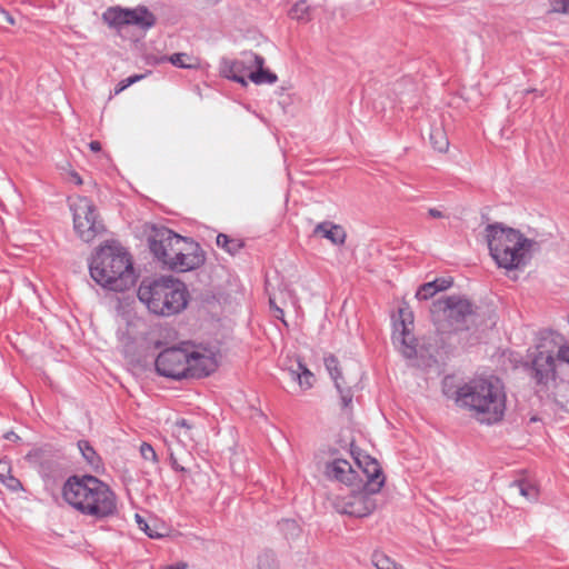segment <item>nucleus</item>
I'll use <instances>...</instances> for the list:
<instances>
[{
  "mask_svg": "<svg viewBox=\"0 0 569 569\" xmlns=\"http://www.w3.org/2000/svg\"><path fill=\"white\" fill-rule=\"evenodd\" d=\"M527 92H537V90L532 89V90H528Z\"/></svg>",
  "mask_w": 569,
  "mask_h": 569,
  "instance_id": "5fc2aeb1",
  "label": "nucleus"
},
{
  "mask_svg": "<svg viewBox=\"0 0 569 569\" xmlns=\"http://www.w3.org/2000/svg\"><path fill=\"white\" fill-rule=\"evenodd\" d=\"M103 21L119 33L128 26H136L146 31L157 23L156 16L144 6L136 8H108L102 14Z\"/></svg>",
  "mask_w": 569,
  "mask_h": 569,
  "instance_id": "1a4fd4ad",
  "label": "nucleus"
},
{
  "mask_svg": "<svg viewBox=\"0 0 569 569\" xmlns=\"http://www.w3.org/2000/svg\"><path fill=\"white\" fill-rule=\"evenodd\" d=\"M140 453L144 460H149L154 463L158 462V456H157L153 447L150 443L142 442L140 446Z\"/></svg>",
  "mask_w": 569,
  "mask_h": 569,
  "instance_id": "4c0bfd02",
  "label": "nucleus"
},
{
  "mask_svg": "<svg viewBox=\"0 0 569 569\" xmlns=\"http://www.w3.org/2000/svg\"><path fill=\"white\" fill-rule=\"evenodd\" d=\"M476 309L469 299L453 295L433 301L430 311L438 331L445 333L469 330L470 323L475 322Z\"/></svg>",
  "mask_w": 569,
  "mask_h": 569,
  "instance_id": "6e6552de",
  "label": "nucleus"
},
{
  "mask_svg": "<svg viewBox=\"0 0 569 569\" xmlns=\"http://www.w3.org/2000/svg\"><path fill=\"white\" fill-rule=\"evenodd\" d=\"M176 432L178 437H182L188 440H193L192 429L193 425L184 418L178 419L174 423Z\"/></svg>",
  "mask_w": 569,
  "mask_h": 569,
  "instance_id": "473e14b6",
  "label": "nucleus"
},
{
  "mask_svg": "<svg viewBox=\"0 0 569 569\" xmlns=\"http://www.w3.org/2000/svg\"><path fill=\"white\" fill-rule=\"evenodd\" d=\"M64 501L73 509L96 520H106L118 513L117 496L96 476H71L62 487Z\"/></svg>",
  "mask_w": 569,
  "mask_h": 569,
  "instance_id": "f257e3e1",
  "label": "nucleus"
},
{
  "mask_svg": "<svg viewBox=\"0 0 569 569\" xmlns=\"http://www.w3.org/2000/svg\"><path fill=\"white\" fill-rule=\"evenodd\" d=\"M252 54V52L244 53V58L241 60L222 58L220 61V74L246 87L248 84L246 80L248 73L253 68V62H251Z\"/></svg>",
  "mask_w": 569,
  "mask_h": 569,
  "instance_id": "f3484780",
  "label": "nucleus"
},
{
  "mask_svg": "<svg viewBox=\"0 0 569 569\" xmlns=\"http://www.w3.org/2000/svg\"><path fill=\"white\" fill-rule=\"evenodd\" d=\"M89 148L92 152L101 151V143L97 140H93L89 143Z\"/></svg>",
  "mask_w": 569,
  "mask_h": 569,
  "instance_id": "de8ad7c7",
  "label": "nucleus"
},
{
  "mask_svg": "<svg viewBox=\"0 0 569 569\" xmlns=\"http://www.w3.org/2000/svg\"><path fill=\"white\" fill-rule=\"evenodd\" d=\"M522 365L528 377L541 390H548L563 369L569 368V345H559L556 338H542Z\"/></svg>",
  "mask_w": 569,
  "mask_h": 569,
  "instance_id": "0eeeda50",
  "label": "nucleus"
},
{
  "mask_svg": "<svg viewBox=\"0 0 569 569\" xmlns=\"http://www.w3.org/2000/svg\"><path fill=\"white\" fill-rule=\"evenodd\" d=\"M325 366L330 377L335 381V386L340 395L341 407H349L353 399V391L351 387L346 383L342 377L341 370L339 368V360L336 356L329 355L325 358Z\"/></svg>",
  "mask_w": 569,
  "mask_h": 569,
  "instance_id": "412c9836",
  "label": "nucleus"
},
{
  "mask_svg": "<svg viewBox=\"0 0 569 569\" xmlns=\"http://www.w3.org/2000/svg\"><path fill=\"white\" fill-rule=\"evenodd\" d=\"M187 239L188 237H182L169 228H154L148 238L149 249L153 257L170 270Z\"/></svg>",
  "mask_w": 569,
  "mask_h": 569,
  "instance_id": "9d476101",
  "label": "nucleus"
},
{
  "mask_svg": "<svg viewBox=\"0 0 569 569\" xmlns=\"http://www.w3.org/2000/svg\"><path fill=\"white\" fill-rule=\"evenodd\" d=\"M430 141L433 149L438 150L439 152L446 151L449 147V141L443 131L440 129H437L430 133Z\"/></svg>",
  "mask_w": 569,
  "mask_h": 569,
  "instance_id": "2f4dec72",
  "label": "nucleus"
},
{
  "mask_svg": "<svg viewBox=\"0 0 569 569\" xmlns=\"http://www.w3.org/2000/svg\"><path fill=\"white\" fill-rule=\"evenodd\" d=\"M71 178L76 182V184H78V186L82 184V179L79 173L72 172Z\"/></svg>",
  "mask_w": 569,
  "mask_h": 569,
  "instance_id": "8fccbe9b",
  "label": "nucleus"
},
{
  "mask_svg": "<svg viewBox=\"0 0 569 569\" xmlns=\"http://www.w3.org/2000/svg\"><path fill=\"white\" fill-rule=\"evenodd\" d=\"M144 76L143 74H133L127 79L121 80L114 88V93L118 94L131 84L136 83L137 81L141 80Z\"/></svg>",
  "mask_w": 569,
  "mask_h": 569,
  "instance_id": "58836bf2",
  "label": "nucleus"
},
{
  "mask_svg": "<svg viewBox=\"0 0 569 569\" xmlns=\"http://www.w3.org/2000/svg\"><path fill=\"white\" fill-rule=\"evenodd\" d=\"M136 520H137V523L139 526V528L150 538H159L160 535L154 532L153 530H151V528L149 527V525L147 523V521L140 516V515H136Z\"/></svg>",
  "mask_w": 569,
  "mask_h": 569,
  "instance_id": "ea45409f",
  "label": "nucleus"
},
{
  "mask_svg": "<svg viewBox=\"0 0 569 569\" xmlns=\"http://www.w3.org/2000/svg\"><path fill=\"white\" fill-rule=\"evenodd\" d=\"M163 569H188V563L186 561H178L166 566Z\"/></svg>",
  "mask_w": 569,
  "mask_h": 569,
  "instance_id": "c03bdc74",
  "label": "nucleus"
},
{
  "mask_svg": "<svg viewBox=\"0 0 569 569\" xmlns=\"http://www.w3.org/2000/svg\"><path fill=\"white\" fill-rule=\"evenodd\" d=\"M288 14L291 19L307 22L310 20V7L306 0H299L292 6Z\"/></svg>",
  "mask_w": 569,
  "mask_h": 569,
  "instance_id": "c85d7f7f",
  "label": "nucleus"
},
{
  "mask_svg": "<svg viewBox=\"0 0 569 569\" xmlns=\"http://www.w3.org/2000/svg\"><path fill=\"white\" fill-rule=\"evenodd\" d=\"M169 61L178 68L193 69L198 66L196 59L183 52L173 53L169 57Z\"/></svg>",
  "mask_w": 569,
  "mask_h": 569,
  "instance_id": "c756f323",
  "label": "nucleus"
},
{
  "mask_svg": "<svg viewBox=\"0 0 569 569\" xmlns=\"http://www.w3.org/2000/svg\"><path fill=\"white\" fill-rule=\"evenodd\" d=\"M455 395L456 402L475 411L482 422L491 425L503 418L506 393L498 378L472 379L459 387Z\"/></svg>",
  "mask_w": 569,
  "mask_h": 569,
  "instance_id": "7ed1b4c3",
  "label": "nucleus"
},
{
  "mask_svg": "<svg viewBox=\"0 0 569 569\" xmlns=\"http://www.w3.org/2000/svg\"><path fill=\"white\" fill-rule=\"evenodd\" d=\"M291 375L293 379L298 380L301 388L310 389L313 386L315 376L301 361H298L297 370H292Z\"/></svg>",
  "mask_w": 569,
  "mask_h": 569,
  "instance_id": "393cba45",
  "label": "nucleus"
},
{
  "mask_svg": "<svg viewBox=\"0 0 569 569\" xmlns=\"http://www.w3.org/2000/svg\"><path fill=\"white\" fill-rule=\"evenodd\" d=\"M486 237L490 256L498 267L516 270L529 263L530 251L536 241L525 237L519 230L497 222L486 227Z\"/></svg>",
  "mask_w": 569,
  "mask_h": 569,
  "instance_id": "39448f33",
  "label": "nucleus"
},
{
  "mask_svg": "<svg viewBox=\"0 0 569 569\" xmlns=\"http://www.w3.org/2000/svg\"><path fill=\"white\" fill-rule=\"evenodd\" d=\"M8 475H10L9 463L6 461H0V481Z\"/></svg>",
  "mask_w": 569,
  "mask_h": 569,
  "instance_id": "37998d69",
  "label": "nucleus"
},
{
  "mask_svg": "<svg viewBox=\"0 0 569 569\" xmlns=\"http://www.w3.org/2000/svg\"><path fill=\"white\" fill-rule=\"evenodd\" d=\"M0 482L12 492L23 490L21 481L11 473L6 476Z\"/></svg>",
  "mask_w": 569,
  "mask_h": 569,
  "instance_id": "e433bc0d",
  "label": "nucleus"
},
{
  "mask_svg": "<svg viewBox=\"0 0 569 569\" xmlns=\"http://www.w3.org/2000/svg\"><path fill=\"white\" fill-rule=\"evenodd\" d=\"M188 346L171 347L161 351L156 361V371L173 380L188 379Z\"/></svg>",
  "mask_w": 569,
  "mask_h": 569,
  "instance_id": "f8f14e48",
  "label": "nucleus"
},
{
  "mask_svg": "<svg viewBox=\"0 0 569 569\" xmlns=\"http://www.w3.org/2000/svg\"><path fill=\"white\" fill-rule=\"evenodd\" d=\"M365 488L360 491H352L346 497H338L335 501V508L342 515L363 518L371 515L377 505L376 499Z\"/></svg>",
  "mask_w": 569,
  "mask_h": 569,
  "instance_id": "4468645a",
  "label": "nucleus"
},
{
  "mask_svg": "<svg viewBox=\"0 0 569 569\" xmlns=\"http://www.w3.org/2000/svg\"><path fill=\"white\" fill-rule=\"evenodd\" d=\"M98 218L93 202L87 197L79 198L73 206V227L83 241L90 242L104 231V226Z\"/></svg>",
  "mask_w": 569,
  "mask_h": 569,
  "instance_id": "9b49d317",
  "label": "nucleus"
},
{
  "mask_svg": "<svg viewBox=\"0 0 569 569\" xmlns=\"http://www.w3.org/2000/svg\"><path fill=\"white\" fill-rule=\"evenodd\" d=\"M251 62H253V67H256L257 70H252L248 73V78L256 84H262V83H274L278 80V77L276 73L271 72L268 69H264V59L263 57L259 54H252L251 56Z\"/></svg>",
  "mask_w": 569,
  "mask_h": 569,
  "instance_id": "4be33fe9",
  "label": "nucleus"
},
{
  "mask_svg": "<svg viewBox=\"0 0 569 569\" xmlns=\"http://www.w3.org/2000/svg\"><path fill=\"white\" fill-rule=\"evenodd\" d=\"M326 476L349 487H359L363 480L346 459H335L326 465Z\"/></svg>",
  "mask_w": 569,
  "mask_h": 569,
  "instance_id": "aec40b11",
  "label": "nucleus"
},
{
  "mask_svg": "<svg viewBox=\"0 0 569 569\" xmlns=\"http://www.w3.org/2000/svg\"><path fill=\"white\" fill-rule=\"evenodd\" d=\"M355 460L362 473L366 476L363 488L370 493H378L386 481L382 468L378 460L369 455H358L355 457Z\"/></svg>",
  "mask_w": 569,
  "mask_h": 569,
  "instance_id": "dca6fc26",
  "label": "nucleus"
},
{
  "mask_svg": "<svg viewBox=\"0 0 569 569\" xmlns=\"http://www.w3.org/2000/svg\"><path fill=\"white\" fill-rule=\"evenodd\" d=\"M91 278L102 288L123 292L136 283L130 254L120 246H101L89 262Z\"/></svg>",
  "mask_w": 569,
  "mask_h": 569,
  "instance_id": "20e7f679",
  "label": "nucleus"
},
{
  "mask_svg": "<svg viewBox=\"0 0 569 569\" xmlns=\"http://www.w3.org/2000/svg\"><path fill=\"white\" fill-rule=\"evenodd\" d=\"M437 292L436 290V287L433 286V283L431 281L429 282H426L423 284H421L417 292H416V298L418 300H428L430 298H432Z\"/></svg>",
  "mask_w": 569,
  "mask_h": 569,
  "instance_id": "f704fd0d",
  "label": "nucleus"
},
{
  "mask_svg": "<svg viewBox=\"0 0 569 569\" xmlns=\"http://www.w3.org/2000/svg\"><path fill=\"white\" fill-rule=\"evenodd\" d=\"M64 501L73 509L96 520H106L118 513L117 496L96 476H71L62 487Z\"/></svg>",
  "mask_w": 569,
  "mask_h": 569,
  "instance_id": "f03ea898",
  "label": "nucleus"
},
{
  "mask_svg": "<svg viewBox=\"0 0 569 569\" xmlns=\"http://www.w3.org/2000/svg\"><path fill=\"white\" fill-rule=\"evenodd\" d=\"M27 459L36 465L39 469V473L47 479L56 478L62 469L59 457L51 455V451L47 448L31 450L27 455Z\"/></svg>",
  "mask_w": 569,
  "mask_h": 569,
  "instance_id": "a211bd4d",
  "label": "nucleus"
},
{
  "mask_svg": "<svg viewBox=\"0 0 569 569\" xmlns=\"http://www.w3.org/2000/svg\"><path fill=\"white\" fill-rule=\"evenodd\" d=\"M257 568L258 569H279V561L277 559L276 553L266 549L261 551L257 557Z\"/></svg>",
  "mask_w": 569,
  "mask_h": 569,
  "instance_id": "cd10ccee",
  "label": "nucleus"
},
{
  "mask_svg": "<svg viewBox=\"0 0 569 569\" xmlns=\"http://www.w3.org/2000/svg\"><path fill=\"white\" fill-rule=\"evenodd\" d=\"M188 379H201L208 377L217 369L213 356L207 355L188 347Z\"/></svg>",
  "mask_w": 569,
  "mask_h": 569,
  "instance_id": "6ab92c4d",
  "label": "nucleus"
},
{
  "mask_svg": "<svg viewBox=\"0 0 569 569\" xmlns=\"http://www.w3.org/2000/svg\"><path fill=\"white\" fill-rule=\"evenodd\" d=\"M372 562L377 569H402L401 566L382 552H375L372 555Z\"/></svg>",
  "mask_w": 569,
  "mask_h": 569,
  "instance_id": "7c9ffc66",
  "label": "nucleus"
},
{
  "mask_svg": "<svg viewBox=\"0 0 569 569\" xmlns=\"http://www.w3.org/2000/svg\"><path fill=\"white\" fill-rule=\"evenodd\" d=\"M450 380H451V378H450V377L445 378V380H443V386L446 387V386H447V381L449 382Z\"/></svg>",
  "mask_w": 569,
  "mask_h": 569,
  "instance_id": "864d4df0",
  "label": "nucleus"
},
{
  "mask_svg": "<svg viewBox=\"0 0 569 569\" xmlns=\"http://www.w3.org/2000/svg\"><path fill=\"white\" fill-rule=\"evenodd\" d=\"M280 530L286 535L291 537H296L300 532V528L298 523L295 520L291 519H283L279 522Z\"/></svg>",
  "mask_w": 569,
  "mask_h": 569,
  "instance_id": "72a5a7b5",
  "label": "nucleus"
},
{
  "mask_svg": "<svg viewBox=\"0 0 569 569\" xmlns=\"http://www.w3.org/2000/svg\"><path fill=\"white\" fill-rule=\"evenodd\" d=\"M550 12L569 16V0H549Z\"/></svg>",
  "mask_w": 569,
  "mask_h": 569,
  "instance_id": "c9c22d12",
  "label": "nucleus"
},
{
  "mask_svg": "<svg viewBox=\"0 0 569 569\" xmlns=\"http://www.w3.org/2000/svg\"><path fill=\"white\" fill-rule=\"evenodd\" d=\"M431 282L436 287L437 292H439V291H443V290L449 289L452 286V283H453V279L451 277H448V278H436Z\"/></svg>",
  "mask_w": 569,
  "mask_h": 569,
  "instance_id": "a19ab883",
  "label": "nucleus"
},
{
  "mask_svg": "<svg viewBox=\"0 0 569 569\" xmlns=\"http://www.w3.org/2000/svg\"><path fill=\"white\" fill-rule=\"evenodd\" d=\"M177 254L178 256L170 266V270L177 272L198 269L206 261V256L200 244L191 238L187 239L186 246H183Z\"/></svg>",
  "mask_w": 569,
  "mask_h": 569,
  "instance_id": "2eb2a0df",
  "label": "nucleus"
},
{
  "mask_svg": "<svg viewBox=\"0 0 569 569\" xmlns=\"http://www.w3.org/2000/svg\"><path fill=\"white\" fill-rule=\"evenodd\" d=\"M511 488H517L519 493L530 501H536L539 497L537 486L529 480L520 479L510 485Z\"/></svg>",
  "mask_w": 569,
  "mask_h": 569,
  "instance_id": "a878e982",
  "label": "nucleus"
},
{
  "mask_svg": "<svg viewBox=\"0 0 569 569\" xmlns=\"http://www.w3.org/2000/svg\"><path fill=\"white\" fill-rule=\"evenodd\" d=\"M3 13L6 14V19L7 21L10 23V24H14V19L12 18L11 14H9L8 12L3 11Z\"/></svg>",
  "mask_w": 569,
  "mask_h": 569,
  "instance_id": "3c124183",
  "label": "nucleus"
},
{
  "mask_svg": "<svg viewBox=\"0 0 569 569\" xmlns=\"http://www.w3.org/2000/svg\"><path fill=\"white\" fill-rule=\"evenodd\" d=\"M315 233H321L333 244H343L347 238L346 231L341 226L330 222L318 223L315 228Z\"/></svg>",
  "mask_w": 569,
  "mask_h": 569,
  "instance_id": "5701e85b",
  "label": "nucleus"
},
{
  "mask_svg": "<svg viewBox=\"0 0 569 569\" xmlns=\"http://www.w3.org/2000/svg\"><path fill=\"white\" fill-rule=\"evenodd\" d=\"M413 312L408 306L399 308V319L393 321L392 342L407 359L417 357V339L412 333Z\"/></svg>",
  "mask_w": 569,
  "mask_h": 569,
  "instance_id": "ddd939ff",
  "label": "nucleus"
},
{
  "mask_svg": "<svg viewBox=\"0 0 569 569\" xmlns=\"http://www.w3.org/2000/svg\"><path fill=\"white\" fill-rule=\"evenodd\" d=\"M79 450L84 458V460L93 468L98 469L101 465V458L97 453V451L93 449V447L90 445L87 440H79L78 441Z\"/></svg>",
  "mask_w": 569,
  "mask_h": 569,
  "instance_id": "bb28decb",
  "label": "nucleus"
},
{
  "mask_svg": "<svg viewBox=\"0 0 569 569\" xmlns=\"http://www.w3.org/2000/svg\"><path fill=\"white\" fill-rule=\"evenodd\" d=\"M170 465H171V468L174 471L187 472V469L178 463V461L174 458L173 453H170Z\"/></svg>",
  "mask_w": 569,
  "mask_h": 569,
  "instance_id": "79ce46f5",
  "label": "nucleus"
},
{
  "mask_svg": "<svg viewBox=\"0 0 569 569\" xmlns=\"http://www.w3.org/2000/svg\"><path fill=\"white\" fill-rule=\"evenodd\" d=\"M184 283L172 276L144 278L138 288V298L148 310L161 317L181 312L188 305Z\"/></svg>",
  "mask_w": 569,
  "mask_h": 569,
  "instance_id": "423d86ee",
  "label": "nucleus"
},
{
  "mask_svg": "<svg viewBox=\"0 0 569 569\" xmlns=\"http://www.w3.org/2000/svg\"><path fill=\"white\" fill-rule=\"evenodd\" d=\"M455 392H456V391H453L452 393H450V390L448 389V391H445V395H448V397H451V396H455V397H456Z\"/></svg>",
  "mask_w": 569,
  "mask_h": 569,
  "instance_id": "603ef678",
  "label": "nucleus"
},
{
  "mask_svg": "<svg viewBox=\"0 0 569 569\" xmlns=\"http://www.w3.org/2000/svg\"><path fill=\"white\" fill-rule=\"evenodd\" d=\"M428 216L433 218V219H440V218L445 217V214L440 210H438L437 208H430L428 210Z\"/></svg>",
  "mask_w": 569,
  "mask_h": 569,
  "instance_id": "a18cd8bd",
  "label": "nucleus"
},
{
  "mask_svg": "<svg viewBox=\"0 0 569 569\" xmlns=\"http://www.w3.org/2000/svg\"><path fill=\"white\" fill-rule=\"evenodd\" d=\"M3 437L4 439L10 441H18L20 439V437L13 431L6 432Z\"/></svg>",
  "mask_w": 569,
  "mask_h": 569,
  "instance_id": "09e8293b",
  "label": "nucleus"
},
{
  "mask_svg": "<svg viewBox=\"0 0 569 569\" xmlns=\"http://www.w3.org/2000/svg\"><path fill=\"white\" fill-rule=\"evenodd\" d=\"M270 307L276 312V318L281 319L283 317V310L276 306L274 301L272 299L269 300Z\"/></svg>",
  "mask_w": 569,
  "mask_h": 569,
  "instance_id": "49530a36",
  "label": "nucleus"
},
{
  "mask_svg": "<svg viewBox=\"0 0 569 569\" xmlns=\"http://www.w3.org/2000/svg\"><path fill=\"white\" fill-rule=\"evenodd\" d=\"M216 243L231 256L237 254L244 247V242L241 239L232 238L226 233H219L216 238Z\"/></svg>",
  "mask_w": 569,
  "mask_h": 569,
  "instance_id": "b1692460",
  "label": "nucleus"
}]
</instances>
